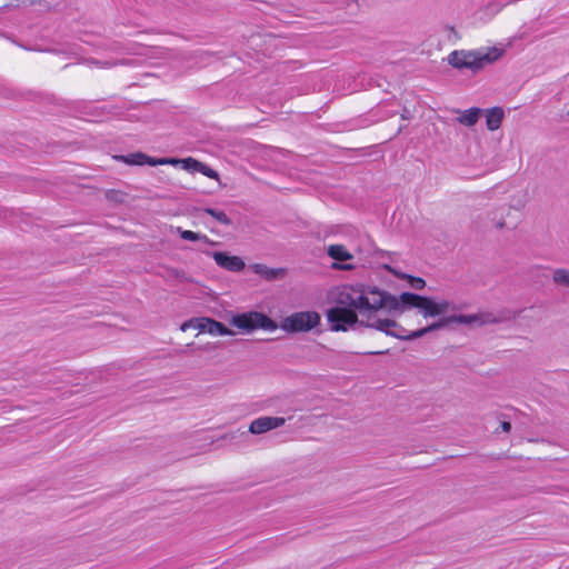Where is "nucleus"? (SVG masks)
<instances>
[{
  "instance_id": "f257e3e1",
  "label": "nucleus",
  "mask_w": 569,
  "mask_h": 569,
  "mask_svg": "<svg viewBox=\"0 0 569 569\" xmlns=\"http://www.w3.org/2000/svg\"><path fill=\"white\" fill-rule=\"evenodd\" d=\"M333 300L338 305L327 311L333 331H347L360 322L362 326L403 340V322L386 313L402 315L417 309L422 318L442 315L448 302L433 300L412 292L392 295L377 286L365 283L346 284L336 289Z\"/></svg>"
},
{
  "instance_id": "f03ea898",
  "label": "nucleus",
  "mask_w": 569,
  "mask_h": 569,
  "mask_svg": "<svg viewBox=\"0 0 569 569\" xmlns=\"http://www.w3.org/2000/svg\"><path fill=\"white\" fill-rule=\"evenodd\" d=\"M429 298V296H426ZM430 299L448 302L449 308L442 315L436 316L435 318H440L438 321L432 322L427 327H420L417 329H412L416 325H420V319L417 316H408L403 318V340H413L417 338H421L422 336L437 331L450 326H463L469 329L481 328L489 325H495L500 322V318L492 311L480 310L475 313H450V311L456 310V306L452 301L447 299H441L437 297H430ZM427 317L426 319H428Z\"/></svg>"
},
{
  "instance_id": "7ed1b4c3",
  "label": "nucleus",
  "mask_w": 569,
  "mask_h": 569,
  "mask_svg": "<svg viewBox=\"0 0 569 569\" xmlns=\"http://www.w3.org/2000/svg\"><path fill=\"white\" fill-rule=\"evenodd\" d=\"M503 54V49L491 47L478 50H455L448 56V63L455 69H470L478 72L485 64L493 63Z\"/></svg>"
},
{
  "instance_id": "20e7f679",
  "label": "nucleus",
  "mask_w": 569,
  "mask_h": 569,
  "mask_svg": "<svg viewBox=\"0 0 569 569\" xmlns=\"http://www.w3.org/2000/svg\"><path fill=\"white\" fill-rule=\"evenodd\" d=\"M229 325L237 328L242 333H251L258 329L266 331H274L278 329V325L270 317L253 310L232 315L229 318Z\"/></svg>"
},
{
  "instance_id": "39448f33",
  "label": "nucleus",
  "mask_w": 569,
  "mask_h": 569,
  "mask_svg": "<svg viewBox=\"0 0 569 569\" xmlns=\"http://www.w3.org/2000/svg\"><path fill=\"white\" fill-rule=\"evenodd\" d=\"M321 317L317 311L293 312L280 323V328L289 333L308 332L320 325Z\"/></svg>"
},
{
  "instance_id": "423d86ee",
  "label": "nucleus",
  "mask_w": 569,
  "mask_h": 569,
  "mask_svg": "<svg viewBox=\"0 0 569 569\" xmlns=\"http://www.w3.org/2000/svg\"><path fill=\"white\" fill-rule=\"evenodd\" d=\"M190 329L198 330L199 333H208L210 336H233L234 331L229 329L222 322L209 317H198L189 319L181 323L180 330L186 332Z\"/></svg>"
},
{
  "instance_id": "0eeeda50",
  "label": "nucleus",
  "mask_w": 569,
  "mask_h": 569,
  "mask_svg": "<svg viewBox=\"0 0 569 569\" xmlns=\"http://www.w3.org/2000/svg\"><path fill=\"white\" fill-rule=\"evenodd\" d=\"M164 164L180 166L182 169L189 172H200L203 176L220 183V176L214 169L192 157L184 159L164 158Z\"/></svg>"
},
{
  "instance_id": "6e6552de",
  "label": "nucleus",
  "mask_w": 569,
  "mask_h": 569,
  "mask_svg": "<svg viewBox=\"0 0 569 569\" xmlns=\"http://www.w3.org/2000/svg\"><path fill=\"white\" fill-rule=\"evenodd\" d=\"M327 254L335 260L331 264L333 270L351 271L356 267L348 262L353 259V254L343 244H330L326 249Z\"/></svg>"
},
{
  "instance_id": "1a4fd4ad",
  "label": "nucleus",
  "mask_w": 569,
  "mask_h": 569,
  "mask_svg": "<svg viewBox=\"0 0 569 569\" xmlns=\"http://www.w3.org/2000/svg\"><path fill=\"white\" fill-rule=\"evenodd\" d=\"M491 221L497 230L511 231L518 226L519 214H517L509 206H502L493 212Z\"/></svg>"
},
{
  "instance_id": "9d476101",
  "label": "nucleus",
  "mask_w": 569,
  "mask_h": 569,
  "mask_svg": "<svg viewBox=\"0 0 569 569\" xmlns=\"http://www.w3.org/2000/svg\"><path fill=\"white\" fill-rule=\"evenodd\" d=\"M112 159L128 166H163L164 158H152L141 151L132 152L129 154H114Z\"/></svg>"
},
{
  "instance_id": "9b49d317",
  "label": "nucleus",
  "mask_w": 569,
  "mask_h": 569,
  "mask_svg": "<svg viewBox=\"0 0 569 569\" xmlns=\"http://www.w3.org/2000/svg\"><path fill=\"white\" fill-rule=\"evenodd\" d=\"M286 419L282 417L263 416L252 420L249 425L248 431L251 435H263L270 430L280 428L284 425Z\"/></svg>"
},
{
  "instance_id": "f8f14e48",
  "label": "nucleus",
  "mask_w": 569,
  "mask_h": 569,
  "mask_svg": "<svg viewBox=\"0 0 569 569\" xmlns=\"http://www.w3.org/2000/svg\"><path fill=\"white\" fill-rule=\"evenodd\" d=\"M214 262L222 269L230 272H240L246 268V262L239 256H232L226 251H216L211 253Z\"/></svg>"
},
{
  "instance_id": "ddd939ff",
  "label": "nucleus",
  "mask_w": 569,
  "mask_h": 569,
  "mask_svg": "<svg viewBox=\"0 0 569 569\" xmlns=\"http://www.w3.org/2000/svg\"><path fill=\"white\" fill-rule=\"evenodd\" d=\"M250 269L266 281L281 280L288 273L286 268H271L263 263H253L250 266Z\"/></svg>"
},
{
  "instance_id": "4468645a",
  "label": "nucleus",
  "mask_w": 569,
  "mask_h": 569,
  "mask_svg": "<svg viewBox=\"0 0 569 569\" xmlns=\"http://www.w3.org/2000/svg\"><path fill=\"white\" fill-rule=\"evenodd\" d=\"M383 269L389 271L390 273H392L397 278L408 280L409 283L411 284V287H413L415 289L421 290V289H423L426 287V281L422 278L413 277V276L400 272V271L396 270L395 268H392L389 264H383Z\"/></svg>"
},
{
  "instance_id": "2eb2a0df",
  "label": "nucleus",
  "mask_w": 569,
  "mask_h": 569,
  "mask_svg": "<svg viewBox=\"0 0 569 569\" xmlns=\"http://www.w3.org/2000/svg\"><path fill=\"white\" fill-rule=\"evenodd\" d=\"M486 121L489 130H497L503 119V109H486Z\"/></svg>"
},
{
  "instance_id": "dca6fc26",
  "label": "nucleus",
  "mask_w": 569,
  "mask_h": 569,
  "mask_svg": "<svg viewBox=\"0 0 569 569\" xmlns=\"http://www.w3.org/2000/svg\"><path fill=\"white\" fill-rule=\"evenodd\" d=\"M457 113L456 119L465 126H473L480 117L479 109H458Z\"/></svg>"
},
{
  "instance_id": "f3484780",
  "label": "nucleus",
  "mask_w": 569,
  "mask_h": 569,
  "mask_svg": "<svg viewBox=\"0 0 569 569\" xmlns=\"http://www.w3.org/2000/svg\"><path fill=\"white\" fill-rule=\"evenodd\" d=\"M104 199L112 204H126L128 202V193L120 189H108L103 192Z\"/></svg>"
},
{
  "instance_id": "a211bd4d",
  "label": "nucleus",
  "mask_w": 569,
  "mask_h": 569,
  "mask_svg": "<svg viewBox=\"0 0 569 569\" xmlns=\"http://www.w3.org/2000/svg\"><path fill=\"white\" fill-rule=\"evenodd\" d=\"M517 214H519L527 206V193L517 191L510 197L508 204Z\"/></svg>"
},
{
  "instance_id": "6ab92c4d",
  "label": "nucleus",
  "mask_w": 569,
  "mask_h": 569,
  "mask_svg": "<svg viewBox=\"0 0 569 569\" xmlns=\"http://www.w3.org/2000/svg\"><path fill=\"white\" fill-rule=\"evenodd\" d=\"M552 281L555 284L569 290V269H556L552 272Z\"/></svg>"
},
{
  "instance_id": "aec40b11",
  "label": "nucleus",
  "mask_w": 569,
  "mask_h": 569,
  "mask_svg": "<svg viewBox=\"0 0 569 569\" xmlns=\"http://www.w3.org/2000/svg\"><path fill=\"white\" fill-rule=\"evenodd\" d=\"M177 231L180 233V237L183 240H188V241H203L204 243L213 244V241H211L206 234H201V233L193 232V231H190V230H181L180 228H178Z\"/></svg>"
},
{
  "instance_id": "412c9836",
  "label": "nucleus",
  "mask_w": 569,
  "mask_h": 569,
  "mask_svg": "<svg viewBox=\"0 0 569 569\" xmlns=\"http://www.w3.org/2000/svg\"><path fill=\"white\" fill-rule=\"evenodd\" d=\"M204 212L210 214L212 218L218 220L220 223L229 226L231 223V220L223 211H218L211 208L204 209Z\"/></svg>"
},
{
  "instance_id": "4be33fe9",
  "label": "nucleus",
  "mask_w": 569,
  "mask_h": 569,
  "mask_svg": "<svg viewBox=\"0 0 569 569\" xmlns=\"http://www.w3.org/2000/svg\"><path fill=\"white\" fill-rule=\"evenodd\" d=\"M512 430V425L507 419H500L497 428L493 430V433L499 436L501 433L509 435Z\"/></svg>"
},
{
  "instance_id": "5701e85b",
  "label": "nucleus",
  "mask_w": 569,
  "mask_h": 569,
  "mask_svg": "<svg viewBox=\"0 0 569 569\" xmlns=\"http://www.w3.org/2000/svg\"><path fill=\"white\" fill-rule=\"evenodd\" d=\"M38 102L39 103H53V101L50 97L41 98V100H39Z\"/></svg>"
},
{
  "instance_id": "b1692460",
  "label": "nucleus",
  "mask_w": 569,
  "mask_h": 569,
  "mask_svg": "<svg viewBox=\"0 0 569 569\" xmlns=\"http://www.w3.org/2000/svg\"><path fill=\"white\" fill-rule=\"evenodd\" d=\"M410 114H409V110L408 109H405L403 113H401V118L407 120V119H410Z\"/></svg>"
},
{
  "instance_id": "393cba45",
  "label": "nucleus",
  "mask_w": 569,
  "mask_h": 569,
  "mask_svg": "<svg viewBox=\"0 0 569 569\" xmlns=\"http://www.w3.org/2000/svg\"><path fill=\"white\" fill-rule=\"evenodd\" d=\"M560 118L562 120H569V110L565 114H561Z\"/></svg>"
}]
</instances>
